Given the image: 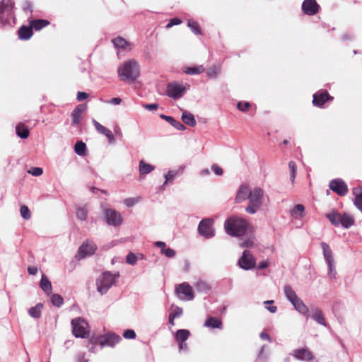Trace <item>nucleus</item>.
Segmentation results:
<instances>
[{
  "instance_id": "nucleus-26",
  "label": "nucleus",
  "mask_w": 362,
  "mask_h": 362,
  "mask_svg": "<svg viewBox=\"0 0 362 362\" xmlns=\"http://www.w3.org/2000/svg\"><path fill=\"white\" fill-rule=\"evenodd\" d=\"M48 25H49V21L44 19H35L32 20L30 22V25L32 28V30H35L36 31L40 30Z\"/></svg>"
},
{
  "instance_id": "nucleus-14",
  "label": "nucleus",
  "mask_w": 362,
  "mask_h": 362,
  "mask_svg": "<svg viewBox=\"0 0 362 362\" xmlns=\"http://www.w3.org/2000/svg\"><path fill=\"white\" fill-rule=\"evenodd\" d=\"M185 90V88L182 85L173 82L167 86L166 93L169 97L178 98L182 96Z\"/></svg>"
},
{
  "instance_id": "nucleus-58",
  "label": "nucleus",
  "mask_w": 362,
  "mask_h": 362,
  "mask_svg": "<svg viewBox=\"0 0 362 362\" xmlns=\"http://www.w3.org/2000/svg\"><path fill=\"white\" fill-rule=\"evenodd\" d=\"M182 313V309L180 307H176L173 312L170 313L172 315H173L175 317H179Z\"/></svg>"
},
{
  "instance_id": "nucleus-11",
  "label": "nucleus",
  "mask_w": 362,
  "mask_h": 362,
  "mask_svg": "<svg viewBox=\"0 0 362 362\" xmlns=\"http://www.w3.org/2000/svg\"><path fill=\"white\" fill-rule=\"evenodd\" d=\"M329 189L339 196H344L348 192V187L341 179H334L329 184Z\"/></svg>"
},
{
  "instance_id": "nucleus-60",
  "label": "nucleus",
  "mask_w": 362,
  "mask_h": 362,
  "mask_svg": "<svg viewBox=\"0 0 362 362\" xmlns=\"http://www.w3.org/2000/svg\"><path fill=\"white\" fill-rule=\"evenodd\" d=\"M28 272L31 275H35L37 272V268L35 267H28Z\"/></svg>"
},
{
  "instance_id": "nucleus-19",
  "label": "nucleus",
  "mask_w": 362,
  "mask_h": 362,
  "mask_svg": "<svg viewBox=\"0 0 362 362\" xmlns=\"http://www.w3.org/2000/svg\"><path fill=\"white\" fill-rule=\"evenodd\" d=\"M120 340L121 338L119 335L113 333H107L100 339V343L102 346L107 345L110 346H113Z\"/></svg>"
},
{
  "instance_id": "nucleus-31",
  "label": "nucleus",
  "mask_w": 362,
  "mask_h": 362,
  "mask_svg": "<svg viewBox=\"0 0 362 362\" xmlns=\"http://www.w3.org/2000/svg\"><path fill=\"white\" fill-rule=\"evenodd\" d=\"M16 134L21 139H27L29 136L30 132L27 127L23 124L19 123L16 127Z\"/></svg>"
},
{
  "instance_id": "nucleus-49",
  "label": "nucleus",
  "mask_w": 362,
  "mask_h": 362,
  "mask_svg": "<svg viewBox=\"0 0 362 362\" xmlns=\"http://www.w3.org/2000/svg\"><path fill=\"white\" fill-rule=\"evenodd\" d=\"M28 173L33 176H40L42 174L43 170L41 168L35 167L28 170Z\"/></svg>"
},
{
  "instance_id": "nucleus-64",
  "label": "nucleus",
  "mask_w": 362,
  "mask_h": 362,
  "mask_svg": "<svg viewBox=\"0 0 362 362\" xmlns=\"http://www.w3.org/2000/svg\"><path fill=\"white\" fill-rule=\"evenodd\" d=\"M260 337L262 339H267V340H269V341H271V337L270 336L266 333V332H262L260 334Z\"/></svg>"
},
{
  "instance_id": "nucleus-22",
  "label": "nucleus",
  "mask_w": 362,
  "mask_h": 362,
  "mask_svg": "<svg viewBox=\"0 0 362 362\" xmlns=\"http://www.w3.org/2000/svg\"><path fill=\"white\" fill-rule=\"evenodd\" d=\"M112 42L115 47L117 49H122L123 50H131L132 49V44L127 42L125 39L122 37H117L112 40Z\"/></svg>"
},
{
  "instance_id": "nucleus-6",
  "label": "nucleus",
  "mask_w": 362,
  "mask_h": 362,
  "mask_svg": "<svg viewBox=\"0 0 362 362\" xmlns=\"http://www.w3.org/2000/svg\"><path fill=\"white\" fill-rule=\"evenodd\" d=\"M13 3L11 0H1L0 1V21L7 23L13 14Z\"/></svg>"
},
{
  "instance_id": "nucleus-38",
  "label": "nucleus",
  "mask_w": 362,
  "mask_h": 362,
  "mask_svg": "<svg viewBox=\"0 0 362 362\" xmlns=\"http://www.w3.org/2000/svg\"><path fill=\"white\" fill-rule=\"evenodd\" d=\"M293 305L295 307V308L301 314H308V308L300 298L298 300H296Z\"/></svg>"
},
{
  "instance_id": "nucleus-42",
  "label": "nucleus",
  "mask_w": 362,
  "mask_h": 362,
  "mask_svg": "<svg viewBox=\"0 0 362 362\" xmlns=\"http://www.w3.org/2000/svg\"><path fill=\"white\" fill-rule=\"evenodd\" d=\"M188 27L191 29V30L196 35H201L202 30L199 25V24L194 21L189 20L188 21Z\"/></svg>"
},
{
  "instance_id": "nucleus-51",
  "label": "nucleus",
  "mask_w": 362,
  "mask_h": 362,
  "mask_svg": "<svg viewBox=\"0 0 362 362\" xmlns=\"http://www.w3.org/2000/svg\"><path fill=\"white\" fill-rule=\"evenodd\" d=\"M139 202L138 198H128L124 200V204L128 206H133L136 203Z\"/></svg>"
},
{
  "instance_id": "nucleus-25",
  "label": "nucleus",
  "mask_w": 362,
  "mask_h": 362,
  "mask_svg": "<svg viewBox=\"0 0 362 362\" xmlns=\"http://www.w3.org/2000/svg\"><path fill=\"white\" fill-rule=\"evenodd\" d=\"M33 33V30L30 25H23L19 28L18 31V37L23 40H27L30 39L32 37Z\"/></svg>"
},
{
  "instance_id": "nucleus-2",
  "label": "nucleus",
  "mask_w": 362,
  "mask_h": 362,
  "mask_svg": "<svg viewBox=\"0 0 362 362\" xmlns=\"http://www.w3.org/2000/svg\"><path fill=\"white\" fill-rule=\"evenodd\" d=\"M226 233L231 236L243 235L249 227L247 221L238 216H232L228 218L224 224Z\"/></svg>"
},
{
  "instance_id": "nucleus-59",
  "label": "nucleus",
  "mask_w": 362,
  "mask_h": 362,
  "mask_svg": "<svg viewBox=\"0 0 362 362\" xmlns=\"http://www.w3.org/2000/svg\"><path fill=\"white\" fill-rule=\"evenodd\" d=\"M165 182H167L169 180H171L173 179V177H175V173L172 171H169L165 175Z\"/></svg>"
},
{
  "instance_id": "nucleus-1",
  "label": "nucleus",
  "mask_w": 362,
  "mask_h": 362,
  "mask_svg": "<svg viewBox=\"0 0 362 362\" xmlns=\"http://www.w3.org/2000/svg\"><path fill=\"white\" fill-rule=\"evenodd\" d=\"M118 76L122 81L134 82L140 75V67L135 60L124 62L118 69Z\"/></svg>"
},
{
  "instance_id": "nucleus-15",
  "label": "nucleus",
  "mask_w": 362,
  "mask_h": 362,
  "mask_svg": "<svg viewBox=\"0 0 362 362\" xmlns=\"http://www.w3.org/2000/svg\"><path fill=\"white\" fill-rule=\"evenodd\" d=\"M320 6L315 0H304L302 4L303 13L308 16H313L318 13Z\"/></svg>"
},
{
  "instance_id": "nucleus-28",
  "label": "nucleus",
  "mask_w": 362,
  "mask_h": 362,
  "mask_svg": "<svg viewBox=\"0 0 362 362\" xmlns=\"http://www.w3.org/2000/svg\"><path fill=\"white\" fill-rule=\"evenodd\" d=\"M352 194L355 196L354 203L358 209L362 211V188L354 187L352 189Z\"/></svg>"
},
{
  "instance_id": "nucleus-3",
  "label": "nucleus",
  "mask_w": 362,
  "mask_h": 362,
  "mask_svg": "<svg viewBox=\"0 0 362 362\" xmlns=\"http://www.w3.org/2000/svg\"><path fill=\"white\" fill-rule=\"evenodd\" d=\"M264 191L260 187L254 188L249 194V204L245 208L247 213L253 214L261 207L263 203Z\"/></svg>"
},
{
  "instance_id": "nucleus-41",
  "label": "nucleus",
  "mask_w": 362,
  "mask_h": 362,
  "mask_svg": "<svg viewBox=\"0 0 362 362\" xmlns=\"http://www.w3.org/2000/svg\"><path fill=\"white\" fill-rule=\"evenodd\" d=\"M288 168L290 170V179L292 184H294L296 171H297V165L294 161H290L288 163Z\"/></svg>"
},
{
  "instance_id": "nucleus-43",
  "label": "nucleus",
  "mask_w": 362,
  "mask_h": 362,
  "mask_svg": "<svg viewBox=\"0 0 362 362\" xmlns=\"http://www.w3.org/2000/svg\"><path fill=\"white\" fill-rule=\"evenodd\" d=\"M76 216L81 221H85L87 218L88 210L86 207H78L76 209Z\"/></svg>"
},
{
  "instance_id": "nucleus-62",
  "label": "nucleus",
  "mask_w": 362,
  "mask_h": 362,
  "mask_svg": "<svg viewBox=\"0 0 362 362\" xmlns=\"http://www.w3.org/2000/svg\"><path fill=\"white\" fill-rule=\"evenodd\" d=\"M268 266H269V264L267 262L262 261V262H259L257 267L259 269H265V268L268 267Z\"/></svg>"
},
{
  "instance_id": "nucleus-21",
  "label": "nucleus",
  "mask_w": 362,
  "mask_h": 362,
  "mask_svg": "<svg viewBox=\"0 0 362 362\" xmlns=\"http://www.w3.org/2000/svg\"><path fill=\"white\" fill-rule=\"evenodd\" d=\"M293 356L303 361H310L313 358V354L307 349H299L294 351Z\"/></svg>"
},
{
  "instance_id": "nucleus-18",
  "label": "nucleus",
  "mask_w": 362,
  "mask_h": 362,
  "mask_svg": "<svg viewBox=\"0 0 362 362\" xmlns=\"http://www.w3.org/2000/svg\"><path fill=\"white\" fill-rule=\"evenodd\" d=\"M87 108L86 104H81L76 107L71 112L72 125H78L83 119V114Z\"/></svg>"
},
{
  "instance_id": "nucleus-9",
  "label": "nucleus",
  "mask_w": 362,
  "mask_h": 362,
  "mask_svg": "<svg viewBox=\"0 0 362 362\" xmlns=\"http://www.w3.org/2000/svg\"><path fill=\"white\" fill-rule=\"evenodd\" d=\"M73 326V334L76 337L86 338L88 336V332L86 329L87 324L80 319H74L71 321Z\"/></svg>"
},
{
  "instance_id": "nucleus-57",
  "label": "nucleus",
  "mask_w": 362,
  "mask_h": 362,
  "mask_svg": "<svg viewBox=\"0 0 362 362\" xmlns=\"http://www.w3.org/2000/svg\"><path fill=\"white\" fill-rule=\"evenodd\" d=\"M144 107L148 110H156L158 108V105L156 103L153 104H146Z\"/></svg>"
},
{
  "instance_id": "nucleus-17",
  "label": "nucleus",
  "mask_w": 362,
  "mask_h": 362,
  "mask_svg": "<svg viewBox=\"0 0 362 362\" xmlns=\"http://www.w3.org/2000/svg\"><path fill=\"white\" fill-rule=\"evenodd\" d=\"M105 216L109 225L114 226H119L122 222V218L119 212L113 209H106Z\"/></svg>"
},
{
  "instance_id": "nucleus-52",
  "label": "nucleus",
  "mask_w": 362,
  "mask_h": 362,
  "mask_svg": "<svg viewBox=\"0 0 362 362\" xmlns=\"http://www.w3.org/2000/svg\"><path fill=\"white\" fill-rule=\"evenodd\" d=\"M161 253L169 258L173 257L175 255V251L171 248H165L162 250Z\"/></svg>"
},
{
  "instance_id": "nucleus-32",
  "label": "nucleus",
  "mask_w": 362,
  "mask_h": 362,
  "mask_svg": "<svg viewBox=\"0 0 362 362\" xmlns=\"http://www.w3.org/2000/svg\"><path fill=\"white\" fill-rule=\"evenodd\" d=\"M284 293L287 298V299L293 304L298 300L299 298L296 295L295 291L292 288L290 285H286L284 286Z\"/></svg>"
},
{
  "instance_id": "nucleus-13",
  "label": "nucleus",
  "mask_w": 362,
  "mask_h": 362,
  "mask_svg": "<svg viewBox=\"0 0 362 362\" xmlns=\"http://www.w3.org/2000/svg\"><path fill=\"white\" fill-rule=\"evenodd\" d=\"M96 249V245L94 243H89L88 240H86L79 247L77 257L79 259H81L87 255H92L95 253Z\"/></svg>"
},
{
  "instance_id": "nucleus-20",
  "label": "nucleus",
  "mask_w": 362,
  "mask_h": 362,
  "mask_svg": "<svg viewBox=\"0 0 362 362\" xmlns=\"http://www.w3.org/2000/svg\"><path fill=\"white\" fill-rule=\"evenodd\" d=\"M93 123L96 129V130L103 135H105L107 139L110 143H113L115 141V137L112 132L106 128L105 127L100 124L95 119H93Z\"/></svg>"
},
{
  "instance_id": "nucleus-44",
  "label": "nucleus",
  "mask_w": 362,
  "mask_h": 362,
  "mask_svg": "<svg viewBox=\"0 0 362 362\" xmlns=\"http://www.w3.org/2000/svg\"><path fill=\"white\" fill-rule=\"evenodd\" d=\"M52 303L57 307H60L63 303V298L59 294H53L51 297Z\"/></svg>"
},
{
  "instance_id": "nucleus-29",
  "label": "nucleus",
  "mask_w": 362,
  "mask_h": 362,
  "mask_svg": "<svg viewBox=\"0 0 362 362\" xmlns=\"http://www.w3.org/2000/svg\"><path fill=\"white\" fill-rule=\"evenodd\" d=\"M160 117L168 122H169L173 127L176 128L178 130L183 131L186 129L185 126L182 124L180 122L175 120L171 116H167L165 115H160Z\"/></svg>"
},
{
  "instance_id": "nucleus-35",
  "label": "nucleus",
  "mask_w": 362,
  "mask_h": 362,
  "mask_svg": "<svg viewBox=\"0 0 362 362\" xmlns=\"http://www.w3.org/2000/svg\"><path fill=\"white\" fill-rule=\"evenodd\" d=\"M182 122L189 127H194L196 125V120L194 115L189 112H183L182 115Z\"/></svg>"
},
{
  "instance_id": "nucleus-63",
  "label": "nucleus",
  "mask_w": 362,
  "mask_h": 362,
  "mask_svg": "<svg viewBox=\"0 0 362 362\" xmlns=\"http://www.w3.org/2000/svg\"><path fill=\"white\" fill-rule=\"evenodd\" d=\"M122 100L119 98H113L111 99L110 103L114 105H119L120 104Z\"/></svg>"
},
{
  "instance_id": "nucleus-46",
  "label": "nucleus",
  "mask_w": 362,
  "mask_h": 362,
  "mask_svg": "<svg viewBox=\"0 0 362 362\" xmlns=\"http://www.w3.org/2000/svg\"><path fill=\"white\" fill-rule=\"evenodd\" d=\"M20 212H21V216L24 219L28 220V219L30 218L31 213H30V209H28V207L27 206H25V205L22 206L21 207Z\"/></svg>"
},
{
  "instance_id": "nucleus-33",
  "label": "nucleus",
  "mask_w": 362,
  "mask_h": 362,
  "mask_svg": "<svg viewBox=\"0 0 362 362\" xmlns=\"http://www.w3.org/2000/svg\"><path fill=\"white\" fill-rule=\"evenodd\" d=\"M154 168L153 165L146 163L144 160L139 162V173L141 176L150 173Z\"/></svg>"
},
{
  "instance_id": "nucleus-37",
  "label": "nucleus",
  "mask_w": 362,
  "mask_h": 362,
  "mask_svg": "<svg viewBox=\"0 0 362 362\" xmlns=\"http://www.w3.org/2000/svg\"><path fill=\"white\" fill-rule=\"evenodd\" d=\"M43 308L42 303H37L35 306L28 310L29 315L33 318H39L41 316V312Z\"/></svg>"
},
{
  "instance_id": "nucleus-34",
  "label": "nucleus",
  "mask_w": 362,
  "mask_h": 362,
  "mask_svg": "<svg viewBox=\"0 0 362 362\" xmlns=\"http://www.w3.org/2000/svg\"><path fill=\"white\" fill-rule=\"evenodd\" d=\"M312 312V318L316 322H317L319 324L325 326L326 322L322 311L318 308H315L313 309Z\"/></svg>"
},
{
  "instance_id": "nucleus-24",
  "label": "nucleus",
  "mask_w": 362,
  "mask_h": 362,
  "mask_svg": "<svg viewBox=\"0 0 362 362\" xmlns=\"http://www.w3.org/2000/svg\"><path fill=\"white\" fill-rule=\"evenodd\" d=\"M190 333L187 329H179L176 332L175 338L179 344L180 349H183L186 346L185 341L188 339Z\"/></svg>"
},
{
  "instance_id": "nucleus-48",
  "label": "nucleus",
  "mask_w": 362,
  "mask_h": 362,
  "mask_svg": "<svg viewBox=\"0 0 362 362\" xmlns=\"http://www.w3.org/2000/svg\"><path fill=\"white\" fill-rule=\"evenodd\" d=\"M137 259H138V257L133 252H129L126 257L127 263H128L131 265L135 264Z\"/></svg>"
},
{
  "instance_id": "nucleus-36",
  "label": "nucleus",
  "mask_w": 362,
  "mask_h": 362,
  "mask_svg": "<svg viewBox=\"0 0 362 362\" xmlns=\"http://www.w3.org/2000/svg\"><path fill=\"white\" fill-rule=\"evenodd\" d=\"M183 71L188 75L200 74L204 71V67L202 65L193 67L185 66Z\"/></svg>"
},
{
  "instance_id": "nucleus-5",
  "label": "nucleus",
  "mask_w": 362,
  "mask_h": 362,
  "mask_svg": "<svg viewBox=\"0 0 362 362\" xmlns=\"http://www.w3.org/2000/svg\"><path fill=\"white\" fill-rule=\"evenodd\" d=\"M117 276L109 272L103 273L96 281L97 289L101 294L105 293L115 283Z\"/></svg>"
},
{
  "instance_id": "nucleus-10",
  "label": "nucleus",
  "mask_w": 362,
  "mask_h": 362,
  "mask_svg": "<svg viewBox=\"0 0 362 362\" xmlns=\"http://www.w3.org/2000/svg\"><path fill=\"white\" fill-rule=\"evenodd\" d=\"M198 231L199 234L206 238L214 236L213 220L211 218H205L201 221L198 226Z\"/></svg>"
},
{
  "instance_id": "nucleus-30",
  "label": "nucleus",
  "mask_w": 362,
  "mask_h": 362,
  "mask_svg": "<svg viewBox=\"0 0 362 362\" xmlns=\"http://www.w3.org/2000/svg\"><path fill=\"white\" fill-rule=\"evenodd\" d=\"M305 207L303 204H298L290 211L291 216L295 218L300 219L305 216Z\"/></svg>"
},
{
  "instance_id": "nucleus-16",
  "label": "nucleus",
  "mask_w": 362,
  "mask_h": 362,
  "mask_svg": "<svg viewBox=\"0 0 362 362\" xmlns=\"http://www.w3.org/2000/svg\"><path fill=\"white\" fill-rule=\"evenodd\" d=\"M238 263L240 267L244 269H250L255 265V259L248 250L243 252Z\"/></svg>"
},
{
  "instance_id": "nucleus-27",
  "label": "nucleus",
  "mask_w": 362,
  "mask_h": 362,
  "mask_svg": "<svg viewBox=\"0 0 362 362\" xmlns=\"http://www.w3.org/2000/svg\"><path fill=\"white\" fill-rule=\"evenodd\" d=\"M204 326L209 328L221 329L223 323L221 319L214 317H209L204 322Z\"/></svg>"
},
{
  "instance_id": "nucleus-56",
  "label": "nucleus",
  "mask_w": 362,
  "mask_h": 362,
  "mask_svg": "<svg viewBox=\"0 0 362 362\" xmlns=\"http://www.w3.org/2000/svg\"><path fill=\"white\" fill-rule=\"evenodd\" d=\"M88 93L85 92H78L76 98L78 101H82L88 98Z\"/></svg>"
},
{
  "instance_id": "nucleus-7",
  "label": "nucleus",
  "mask_w": 362,
  "mask_h": 362,
  "mask_svg": "<svg viewBox=\"0 0 362 362\" xmlns=\"http://www.w3.org/2000/svg\"><path fill=\"white\" fill-rule=\"evenodd\" d=\"M175 293L182 300H192L194 298L192 287L187 282L178 284L175 288Z\"/></svg>"
},
{
  "instance_id": "nucleus-39",
  "label": "nucleus",
  "mask_w": 362,
  "mask_h": 362,
  "mask_svg": "<svg viewBox=\"0 0 362 362\" xmlns=\"http://www.w3.org/2000/svg\"><path fill=\"white\" fill-rule=\"evenodd\" d=\"M40 288L47 293H50L52 291V284L48 279L43 274L40 284Z\"/></svg>"
},
{
  "instance_id": "nucleus-4",
  "label": "nucleus",
  "mask_w": 362,
  "mask_h": 362,
  "mask_svg": "<svg viewBox=\"0 0 362 362\" xmlns=\"http://www.w3.org/2000/svg\"><path fill=\"white\" fill-rule=\"evenodd\" d=\"M325 216L329 219L332 225L336 226L341 225L343 227L349 228L354 223V218L346 214H341L333 211L330 213L326 214Z\"/></svg>"
},
{
  "instance_id": "nucleus-40",
  "label": "nucleus",
  "mask_w": 362,
  "mask_h": 362,
  "mask_svg": "<svg viewBox=\"0 0 362 362\" xmlns=\"http://www.w3.org/2000/svg\"><path fill=\"white\" fill-rule=\"evenodd\" d=\"M86 150V145L82 141H78L74 146V151L78 156H85Z\"/></svg>"
},
{
  "instance_id": "nucleus-47",
  "label": "nucleus",
  "mask_w": 362,
  "mask_h": 362,
  "mask_svg": "<svg viewBox=\"0 0 362 362\" xmlns=\"http://www.w3.org/2000/svg\"><path fill=\"white\" fill-rule=\"evenodd\" d=\"M251 107V104L248 102L240 101L238 103L237 107L242 112H247Z\"/></svg>"
},
{
  "instance_id": "nucleus-53",
  "label": "nucleus",
  "mask_w": 362,
  "mask_h": 362,
  "mask_svg": "<svg viewBox=\"0 0 362 362\" xmlns=\"http://www.w3.org/2000/svg\"><path fill=\"white\" fill-rule=\"evenodd\" d=\"M182 23L180 18H174L170 20L169 23L166 25V28H170L175 25H179Z\"/></svg>"
},
{
  "instance_id": "nucleus-12",
  "label": "nucleus",
  "mask_w": 362,
  "mask_h": 362,
  "mask_svg": "<svg viewBox=\"0 0 362 362\" xmlns=\"http://www.w3.org/2000/svg\"><path fill=\"white\" fill-rule=\"evenodd\" d=\"M313 104L316 107H322V105L334 98L331 96L327 90H320L313 95Z\"/></svg>"
},
{
  "instance_id": "nucleus-61",
  "label": "nucleus",
  "mask_w": 362,
  "mask_h": 362,
  "mask_svg": "<svg viewBox=\"0 0 362 362\" xmlns=\"http://www.w3.org/2000/svg\"><path fill=\"white\" fill-rule=\"evenodd\" d=\"M155 245L158 247H160L161 249V251L163 250V249L165 248V243L162 241H157L155 243Z\"/></svg>"
},
{
  "instance_id": "nucleus-23",
  "label": "nucleus",
  "mask_w": 362,
  "mask_h": 362,
  "mask_svg": "<svg viewBox=\"0 0 362 362\" xmlns=\"http://www.w3.org/2000/svg\"><path fill=\"white\" fill-rule=\"evenodd\" d=\"M251 191L248 186L241 185L237 192L235 202L240 203L249 199V194Z\"/></svg>"
},
{
  "instance_id": "nucleus-50",
  "label": "nucleus",
  "mask_w": 362,
  "mask_h": 362,
  "mask_svg": "<svg viewBox=\"0 0 362 362\" xmlns=\"http://www.w3.org/2000/svg\"><path fill=\"white\" fill-rule=\"evenodd\" d=\"M123 337L126 339H133L136 338V333L132 329H127L124 332Z\"/></svg>"
},
{
  "instance_id": "nucleus-45",
  "label": "nucleus",
  "mask_w": 362,
  "mask_h": 362,
  "mask_svg": "<svg viewBox=\"0 0 362 362\" xmlns=\"http://www.w3.org/2000/svg\"><path fill=\"white\" fill-rule=\"evenodd\" d=\"M221 71V68L216 66H211L207 70V75L210 77L216 78Z\"/></svg>"
},
{
  "instance_id": "nucleus-55",
  "label": "nucleus",
  "mask_w": 362,
  "mask_h": 362,
  "mask_svg": "<svg viewBox=\"0 0 362 362\" xmlns=\"http://www.w3.org/2000/svg\"><path fill=\"white\" fill-rule=\"evenodd\" d=\"M211 169L217 175H222L223 173V169L217 165H213Z\"/></svg>"
},
{
  "instance_id": "nucleus-54",
  "label": "nucleus",
  "mask_w": 362,
  "mask_h": 362,
  "mask_svg": "<svg viewBox=\"0 0 362 362\" xmlns=\"http://www.w3.org/2000/svg\"><path fill=\"white\" fill-rule=\"evenodd\" d=\"M254 242L252 238H248L246 240L242 241L240 243L241 247H250L253 245Z\"/></svg>"
},
{
  "instance_id": "nucleus-8",
  "label": "nucleus",
  "mask_w": 362,
  "mask_h": 362,
  "mask_svg": "<svg viewBox=\"0 0 362 362\" xmlns=\"http://www.w3.org/2000/svg\"><path fill=\"white\" fill-rule=\"evenodd\" d=\"M322 248L323 250V254L325 256V258L329 266V276L330 278L334 279L336 276V272L334 270V259L332 256V252L329 247V246L325 243H322L321 244Z\"/></svg>"
}]
</instances>
